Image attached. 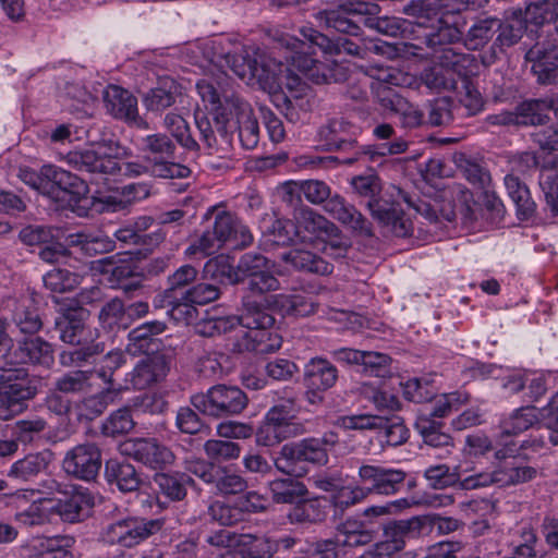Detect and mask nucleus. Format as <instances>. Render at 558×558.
I'll return each mask as SVG.
<instances>
[{
    "instance_id": "1",
    "label": "nucleus",
    "mask_w": 558,
    "mask_h": 558,
    "mask_svg": "<svg viewBox=\"0 0 558 558\" xmlns=\"http://www.w3.org/2000/svg\"><path fill=\"white\" fill-rule=\"evenodd\" d=\"M196 90L210 120L203 111H195V123L204 140L210 137L243 140L259 135V126L251 106L233 89L229 80L218 82V87L207 80L196 83Z\"/></svg>"
},
{
    "instance_id": "2",
    "label": "nucleus",
    "mask_w": 558,
    "mask_h": 558,
    "mask_svg": "<svg viewBox=\"0 0 558 558\" xmlns=\"http://www.w3.org/2000/svg\"><path fill=\"white\" fill-rule=\"evenodd\" d=\"M272 265L269 259L260 253L247 252L243 254L235 268L223 256L209 259L203 269L204 278L223 279L228 278L233 284L248 280L247 292L259 296L277 291L280 287L279 280L271 272Z\"/></svg>"
},
{
    "instance_id": "3",
    "label": "nucleus",
    "mask_w": 558,
    "mask_h": 558,
    "mask_svg": "<svg viewBox=\"0 0 558 558\" xmlns=\"http://www.w3.org/2000/svg\"><path fill=\"white\" fill-rule=\"evenodd\" d=\"M272 40L274 49L282 52L286 63L303 73L313 83L330 84L345 80L343 66L335 62L323 63L314 57L315 48L318 47L310 39H299L290 34L276 32Z\"/></svg>"
},
{
    "instance_id": "4",
    "label": "nucleus",
    "mask_w": 558,
    "mask_h": 558,
    "mask_svg": "<svg viewBox=\"0 0 558 558\" xmlns=\"http://www.w3.org/2000/svg\"><path fill=\"white\" fill-rule=\"evenodd\" d=\"M401 198L417 214L429 222H437L439 218L453 221L458 214L465 222L474 219L475 201L472 192L460 183H453L434 199L413 198L405 192L398 191Z\"/></svg>"
},
{
    "instance_id": "5",
    "label": "nucleus",
    "mask_w": 558,
    "mask_h": 558,
    "mask_svg": "<svg viewBox=\"0 0 558 558\" xmlns=\"http://www.w3.org/2000/svg\"><path fill=\"white\" fill-rule=\"evenodd\" d=\"M351 185L359 196L368 198L367 209L378 223L388 228L396 236L405 238L411 234L412 222L405 218L400 205L378 197L381 191L378 175L371 173L353 177Z\"/></svg>"
},
{
    "instance_id": "6",
    "label": "nucleus",
    "mask_w": 558,
    "mask_h": 558,
    "mask_svg": "<svg viewBox=\"0 0 558 558\" xmlns=\"http://www.w3.org/2000/svg\"><path fill=\"white\" fill-rule=\"evenodd\" d=\"M191 403L204 415L222 418L242 413L248 399L239 387L220 384L210 387L206 392L193 395Z\"/></svg>"
},
{
    "instance_id": "7",
    "label": "nucleus",
    "mask_w": 558,
    "mask_h": 558,
    "mask_svg": "<svg viewBox=\"0 0 558 558\" xmlns=\"http://www.w3.org/2000/svg\"><path fill=\"white\" fill-rule=\"evenodd\" d=\"M112 142H96L92 148L83 150H72L65 156L70 166L78 171L89 173L113 174L121 170L118 161V153L113 155Z\"/></svg>"
},
{
    "instance_id": "8",
    "label": "nucleus",
    "mask_w": 558,
    "mask_h": 558,
    "mask_svg": "<svg viewBox=\"0 0 558 558\" xmlns=\"http://www.w3.org/2000/svg\"><path fill=\"white\" fill-rule=\"evenodd\" d=\"M174 150L173 142H149L142 163H134L136 174L149 172L154 177L173 179L187 178L191 170L180 163L170 161Z\"/></svg>"
},
{
    "instance_id": "9",
    "label": "nucleus",
    "mask_w": 558,
    "mask_h": 558,
    "mask_svg": "<svg viewBox=\"0 0 558 558\" xmlns=\"http://www.w3.org/2000/svg\"><path fill=\"white\" fill-rule=\"evenodd\" d=\"M122 456L153 470L165 469L174 462V453L156 438H129L119 445Z\"/></svg>"
},
{
    "instance_id": "10",
    "label": "nucleus",
    "mask_w": 558,
    "mask_h": 558,
    "mask_svg": "<svg viewBox=\"0 0 558 558\" xmlns=\"http://www.w3.org/2000/svg\"><path fill=\"white\" fill-rule=\"evenodd\" d=\"M161 529L158 520L125 518L108 524L102 538L111 545L133 547Z\"/></svg>"
},
{
    "instance_id": "11",
    "label": "nucleus",
    "mask_w": 558,
    "mask_h": 558,
    "mask_svg": "<svg viewBox=\"0 0 558 558\" xmlns=\"http://www.w3.org/2000/svg\"><path fill=\"white\" fill-rule=\"evenodd\" d=\"M101 450L94 442H84L68 450L62 460V469L77 480L94 481L101 469Z\"/></svg>"
},
{
    "instance_id": "12",
    "label": "nucleus",
    "mask_w": 558,
    "mask_h": 558,
    "mask_svg": "<svg viewBox=\"0 0 558 558\" xmlns=\"http://www.w3.org/2000/svg\"><path fill=\"white\" fill-rule=\"evenodd\" d=\"M305 439L283 445L274 459L276 469L289 476L302 477L308 472V463L317 464L322 453Z\"/></svg>"
},
{
    "instance_id": "13",
    "label": "nucleus",
    "mask_w": 558,
    "mask_h": 558,
    "mask_svg": "<svg viewBox=\"0 0 558 558\" xmlns=\"http://www.w3.org/2000/svg\"><path fill=\"white\" fill-rule=\"evenodd\" d=\"M558 142H542L536 159L539 163V186L547 208L558 216Z\"/></svg>"
},
{
    "instance_id": "14",
    "label": "nucleus",
    "mask_w": 558,
    "mask_h": 558,
    "mask_svg": "<svg viewBox=\"0 0 558 558\" xmlns=\"http://www.w3.org/2000/svg\"><path fill=\"white\" fill-rule=\"evenodd\" d=\"M357 475L359 481L367 486L371 494L385 496L399 493L407 478V473L401 469L367 463L359 468Z\"/></svg>"
},
{
    "instance_id": "15",
    "label": "nucleus",
    "mask_w": 558,
    "mask_h": 558,
    "mask_svg": "<svg viewBox=\"0 0 558 558\" xmlns=\"http://www.w3.org/2000/svg\"><path fill=\"white\" fill-rule=\"evenodd\" d=\"M532 64V72L541 84L555 82L558 74V45L537 35V41L531 46L524 56Z\"/></svg>"
},
{
    "instance_id": "16",
    "label": "nucleus",
    "mask_w": 558,
    "mask_h": 558,
    "mask_svg": "<svg viewBox=\"0 0 558 558\" xmlns=\"http://www.w3.org/2000/svg\"><path fill=\"white\" fill-rule=\"evenodd\" d=\"M324 210L355 235L363 238L375 235L372 222L353 204L347 202L339 194H335L326 203Z\"/></svg>"
},
{
    "instance_id": "17",
    "label": "nucleus",
    "mask_w": 558,
    "mask_h": 558,
    "mask_svg": "<svg viewBox=\"0 0 558 558\" xmlns=\"http://www.w3.org/2000/svg\"><path fill=\"white\" fill-rule=\"evenodd\" d=\"M106 110L116 119L123 120L138 129H147V123L138 117L137 99L129 90L109 85L102 93Z\"/></svg>"
},
{
    "instance_id": "18",
    "label": "nucleus",
    "mask_w": 558,
    "mask_h": 558,
    "mask_svg": "<svg viewBox=\"0 0 558 558\" xmlns=\"http://www.w3.org/2000/svg\"><path fill=\"white\" fill-rule=\"evenodd\" d=\"M43 175L51 182V191H48L47 196L52 199H64L69 195V202H78L88 193V186L81 178L61 168L46 165L43 167Z\"/></svg>"
},
{
    "instance_id": "19",
    "label": "nucleus",
    "mask_w": 558,
    "mask_h": 558,
    "mask_svg": "<svg viewBox=\"0 0 558 558\" xmlns=\"http://www.w3.org/2000/svg\"><path fill=\"white\" fill-rule=\"evenodd\" d=\"M15 365H32L50 369L54 364L53 344L39 336L25 337L16 341Z\"/></svg>"
},
{
    "instance_id": "20",
    "label": "nucleus",
    "mask_w": 558,
    "mask_h": 558,
    "mask_svg": "<svg viewBox=\"0 0 558 558\" xmlns=\"http://www.w3.org/2000/svg\"><path fill=\"white\" fill-rule=\"evenodd\" d=\"M40 379L32 376L25 368L0 367V389L26 408V402L33 400L39 390Z\"/></svg>"
},
{
    "instance_id": "21",
    "label": "nucleus",
    "mask_w": 558,
    "mask_h": 558,
    "mask_svg": "<svg viewBox=\"0 0 558 558\" xmlns=\"http://www.w3.org/2000/svg\"><path fill=\"white\" fill-rule=\"evenodd\" d=\"M338 368L323 356L312 357L304 366L303 381L308 395L318 397L331 389L338 381Z\"/></svg>"
},
{
    "instance_id": "22",
    "label": "nucleus",
    "mask_w": 558,
    "mask_h": 558,
    "mask_svg": "<svg viewBox=\"0 0 558 558\" xmlns=\"http://www.w3.org/2000/svg\"><path fill=\"white\" fill-rule=\"evenodd\" d=\"M94 505L95 498L87 488L72 487L50 509L59 514L63 521L74 523L87 518Z\"/></svg>"
},
{
    "instance_id": "23",
    "label": "nucleus",
    "mask_w": 558,
    "mask_h": 558,
    "mask_svg": "<svg viewBox=\"0 0 558 558\" xmlns=\"http://www.w3.org/2000/svg\"><path fill=\"white\" fill-rule=\"evenodd\" d=\"M3 308L9 312L10 320L21 333L34 336L41 330L44 322L39 308L32 299H8L3 303Z\"/></svg>"
},
{
    "instance_id": "24",
    "label": "nucleus",
    "mask_w": 558,
    "mask_h": 558,
    "mask_svg": "<svg viewBox=\"0 0 558 558\" xmlns=\"http://www.w3.org/2000/svg\"><path fill=\"white\" fill-rule=\"evenodd\" d=\"M89 312L82 306L62 307L56 317L54 327L62 342L80 345L83 341Z\"/></svg>"
},
{
    "instance_id": "25",
    "label": "nucleus",
    "mask_w": 558,
    "mask_h": 558,
    "mask_svg": "<svg viewBox=\"0 0 558 558\" xmlns=\"http://www.w3.org/2000/svg\"><path fill=\"white\" fill-rule=\"evenodd\" d=\"M169 371L165 354L145 355L129 374V381L134 389H146L161 381Z\"/></svg>"
},
{
    "instance_id": "26",
    "label": "nucleus",
    "mask_w": 558,
    "mask_h": 558,
    "mask_svg": "<svg viewBox=\"0 0 558 558\" xmlns=\"http://www.w3.org/2000/svg\"><path fill=\"white\" fill-rule=\"evenodd\" d=\"M166 328L163 322L151 320L132 329L128 336L126 351L132 355L161 354V341L156 336L162 333Z\"/></svg>"
},
{
    "instance_id": "27",
    "label": "nucleus",
    "mask_w": 558,
    "mask_h": 558,
    "mask_svg": "<svg viewBox=\"0 0 558 558\" xmlns=\"http://www.w3.org/2000/svg\"><path fill=\"white\" fill-rule=\"evenodd\" d=\"M213 230L218 236V241H221L222 244L231 243L235 248H244L253 242L250 229L234 215L227 211L216 215Z\"/></svg>"
},
{
    "instance_id": "28",
    "label": "nucleus",
    "mask_w": 558,
    "mask_h": 558,
    "mask_svg": "<svg viewBox=\"0 0 558 558\" xmlns=\"http://www.w3.org/2000/svg\"><path fill=\"white\" fill-rule=\"evenodd\" d=\"M430 526L426 518L412 517L405 520H393L384 525L383 536L386 537L399 551L405 546L408 539L417 538Z\"/></svg>"
},
{
    "instance_id": "29",
    "label": "nucleus",
    "mask_w": 558,
    "mask_h": 558,
    "mask_svg": "<svg viewBox=\"0 0 558 558\" xmlns=\"http://www.w3.org/2000/svg\"><path fill=\"white\" fill-rule=\"evenodd\" d=\"M52 461L53 452L49 449L28 453L10 466L8 477L17 483L33 481L41 473L46 472Z\"/></svg>"
},
{
    "instance_id": "30",
    "label": "nucleus",
    "mask_w": 558,
    "mask_h": 558,
    "mask_svg": "<svg viewBox=\"0 0 558 558\" xmlns=\"http://www.w3.org/2000/svg\"><path fill=\"white\" fill-rule=\"evenodd\" d=\"M302 37L310 39L326 53L341 54L345 53L359 58H364L367 53L366 48L345 37L330 39L327 35L314 29L313 27H302L300 31Z\"/></svg>"
},
{
    "instance_id": "31",
    "label": "nucleus",
    "mask_w": 558,
    "mask_h": 558,
    "mask_svg": "<svg viewBox=\"0 0 558 558\" xmlns=\"http://www.w3.org/2000/svg\"><path fill=\"white\" fill-rule=\"evenodd\" d=\"M281 259L302 272L328 276L333 271L332 264L316 253L303 248H292L283 253Z\"/></svg>"
},
{
    "instance_id": "32",
    "label": "nucleus",
    "mask_w": 558,
    "mask_h": 558,
    "mask_svg": "<svg viewBox=\"0 0 558 558\" xmlns=\"http://www.w3.org/2000/svg\"><path fill=\"white\" fill-rule=\"evenodd\" d=\"M105 475L110 484H114L123 493L136 492L143 483L141 474L126 461L108 460Z\"/></svg>"
},
{
    "instance_id": "33",
    "label": "nucleus",
    "mask_w": 558,
    "mask_h": 558,
    "mask_svg": "<svg viewBox=\"0 0 558 558\" xmlns=\"http://www.w3.org/2000/svg\"><path fill=\"white\" fill-rule=\"evenodd\" d=\"M254 295L248 292L242 298L240 326L250 330H267L274 326L275 318L254 299Z\"/></svg>"
},
{
    "instance_id": "34",
    "label": "nucleus",
    "mask_w": 558,
    "mask_h": 558,
    "mask_svg": "<svg viewBox=\"0 0 558 558\" xmlns=\"http://www.w3.org/2000/svg\"><path fill=\"white\" fill-rule=\"evenodd\" d=\"M295 222L299 235L307 233L317 240H322L326 235L337 234L338 232V226L335 222L311 208L301 209L295 217Z\"/></svg>"
},
{
    "instance_id": "35",
    "label": "nucleus",
    "mask_w": 558,
    "mask_h": 558,
    "mask_svg": "<svg viewBox=\"0 0 558 558\" xmlns=\"http://www.w3.org/2000/svg\"><path fill=\"white\" fill-rule=\"evenodd\" d=\"M198 270L189 264H185L174 270L167 278V288L158 293L163 295L166 302L184 300L191 287L196 282Z\"/></svg>"
},
{
    "instance_id": "36",
    "label": "nucleus",
    "mask_w": 558,
    "mask_h": 558,
    "mask_svg": "<svg viewBox=\"0 0 558 558\" xmlns=\"http://www.w3.org/2000/svg\"><path fill=\"white\" fill-rule=\"evenodd\" d=\"M327 499H301L289 511L288 520L292 524H319L327 518Z\"/></svg>"
},
{
    "instance_id": "37",
    "label": "nucleus",
    "mask_w": 558,
    "mask_h": 558,
    "mask_svg": "<svg viewBox=\"0 0 558 558\" xmlns=\"http://www.w3.org/2000/svg\"><path fill=\"white\" fill-rule=\"evenodd\" d=\"M441 424L423 415L416 422V429L423 437L424 442L433 448L440 449V457L451 454L454 449L453 438L441 432Z\"/></svg>"
},
{
    "instance_id": "38",
    "label": "nucleus",
    "mask_w": 558,
    "mask_h": 558,
    "mask_svg": "<svg viewBox=\"0 0 558 558\" xmlns=\"http://www.w3.org/2000/svg\"><path fill=\"white\" fill-rule=\"evenodd\" d=\"M437 60L445 72L450 71L457 74L461 81L472 76L477 69L473 54L459 52L453 48H442L441 53L437 56Z\"/></svg>"
},
{
    "instance_id": "39",
    "label": "nucleus",
    "mask_w": 558,
    "mask_h": 558,
    "mask_svg": "<svg viewBox=\"0 0 558 558\" xmlns=\"http://www.w3.org/2000/svg\"><path fill=\"white\" fill-rule=\"evenodd\" d=\"M93 269L100 274H110V281L118 284L128 279L140 280L143 277V271L134 262L116 260L114 256L104 257L94 262Z\"/></svg>"
},
{
    "instance_id": "40",
    "label": "nucleus",
    "mask_w": 558,
    "mask_h": 558,
    "mask_svg": "<svg viewBox=\"0 0 558 558\" xmlns=\"http://www.w3.org/2000/svg\"><path fill=\"white\" fill-rule=\"evenodd\" d=\"M23 558H66L61 541L56 537L37 536L27 541L20 548Z\"/></svg>"
},
{
    "instance_id": "41",
    "label": "nucleus",
    "mask_w": 558,
    "mask_h": 558,
    "mask_svg": "<svg viewBox=\"0 0 558 558\" xmlns=\"http://www.w3.org/2000/svg\"><path fill=\"white\" fill-rule=\"evenodd\" d=\"M68 242L72 246H78L81 251L89 256L106 254L116 248V241L104 233L78 232L69 234Z\"/></svg>"
},
{
    "instance_id": "42",
    "label": "nucleus",
    "mask_w": 558,
    "mask_h": 558,
    "mask_svg": "<svg viewBox=\"0 0 558 558\" xmlns=\"http://www.w3.org/2000/svg\"><path fill=\"white\" fill-rule=\"evenodd\" d=\"M154 483L158 492L173 501H180L186 496V486L193 485L194 480L186 473H157Z\"/></svg>"
},
{
    "instance_id": "43",
    "label": "nucleus",
    "mask_w": 558,
    "mask_h": 558,
    "mask_svg": "<svg viewBox=\"0 0 558 558\" xmlns=\"http://www.w3.org/2000/svg\"><path fill=\"white\" fill-rule=\"evenodd\" d=\"M100 327L107 331L125 330L130 326L124 303L119 298L106 302L98 314Z\"/></svg>"
},
{
    "instance_id": "44",
    "label": "nucleus",
    "mask_w": 558,
    "mask_h": 558,
    "mask_svg": "<svg viewBox=\"0 0 558 558\" xmlns=\"http://www.w3.org/2000/svg\"><path fill=\"white\" fill-rule=\"evenodd\" d=\"M117 395V389L107 388L99 393L84 397L75 403L78 417L87 421L95 420L105 412L107 407L113 401V398Z\"/></svg>"
},
{
    "instance_id": "45",
    "label": "nucleus",
    "mask_w": 558,
    "mask_h": 558,
    "mask_svg": "<svg viewBox=\"0 0 558 558\" xmlns=\"http://www.w3.org/2000/svg\"><path fill=\"white\" fill-rule=\"evenodd\" d=\"M94 371H70L58 377L53 385L60 392L69 395H86L93 389Z\"/></svg>"
},
{
    "instance_id": "46",
    "label": "nucleus",
    "mask_w": 558,
    "mask_h": 558,
    "mask_svg": "<svg viewBox=\"0 0 558 558\" xmlns=\"http://www.w3.org/2000/svg\"><path fill=\"white\" fill-rule=\"evenodd\" d=\"M499 26L500 20L496 17L476 20L463 37L465 47L469 50L483 48L494 37Z\"/></svg>"
},
{
    "instance_id": "47",
    "label": "nucleus",
    "mask_w": 558,
    "mask_h": 558,
    "mask_svg": "<svg viewBox=\"0 0 558 558\" xmlns=\"http://www.w3.org/2000/svg\"><path fill=\"white\" fill-rule=\"evenodd\" d=\"M271 498L277 504H296L308 490L303 482L288 478H276L269 483Z\"/></svg>"
},
{
    "instance_id": "48",
    "label": "nucleus",
    "mask_w": 558,
    "mask_h": 558,
    "mask_svg": "<svg viewBox=\"0 0 558 558\" xmlns=\"http://www.w3.org/2000/svg\"><path fill=\"white\" fill-rule=\"evenodd\" d=\"M505 185L509 196L515 204L518 216L521 219L530 218L535 213L536 204L531 198L527 186L518 177L512 174L506 175Z\"/></svg>"
},
{
    "instance_id": "49",
    "label": "nucleus",
    "mask_w": 558,
    "mask_h": 558,
    "mask_svg": "<svg viewBox=\"0 0 558 558\" xmlns=\"http://www.w3.org/2000/svg\"><path fill=\"white\" fill-rule=\"evenodd\" d=\"M445 9L444 0H410L402 7V14L415 20L420 25L438 20Z\"/></svg>"
},
{
    "instance_id": "50",
    "label": "nucleus",
    "mask_w": 558,
    "mask_h": 558,
    "mask_svg": "<svg viewBox=\"0 0 558 558\" xmlns=\"http://www.w3.org/2000/svg\"><path fill=\"white\" fill-rule=\"evenodd\" d=\"M350 15L344 11V4H340L337 9L317 12L316 20L320 25L333 28L339 33L357 35L360 27L355 21L349 17Z\"/></svg>"
},
{
    "instance_id": "51",
    "label": "nucleus",
    "mask_w": 558,
    "mask_h": 558,
    "mask_svg": "<svg viewBox=\"0 0 558 558\" xmlns=\"http://www.w3.org/2000/svg\"><path fill=\"white\" fill-rule=\"evenodd\" d=\"M48 428V422L40 416L19 420L11 428L12 437L16 438L19 444L32 445L43 438Z\"/></svg>"
},
{
    "instance_id": "52",
    "label": "nucleus",
    "mask_w": 558,
    "mask_h": 558,
    "mask_svg": "<svg viewBox=\"0 0 558 558\" xmlns=\"http://www.w3.org/2000/svg\"><path fill=\"white\" fill-rule=\"evenodd\" d=\"M439 21V27L426 33L423 36V43L427 48L440 54L442 48H451L452 44L460 41L463 38V33L456 25L442 23L440 19Z\"/></svg>"
},
{
    "instance_id": "53",
    "label": "nucleus",
    "mask_w": 558,
    "mask_h": 558,
    "mask_svg": "<svg viewBox=\"0 0 558 558\" xmlns=\"http://www.w3.org/2000/svg\"><path fill=\"white\" fill-rule=\"evenodd\" d=\"M238 544L242 546L243 558H271L278 549V543L266 536L243 534Z\"/></svg>"
},
{
    "instance_id": "54",
    "label": "nucleus",
    "mask_w": 558,
    "mask_h": 558,
    "mask_svg": "<svg viewBox=\"0 0 558 558\" xmlns=\"http://www.w3.org/2000/svg\"><path fill=\"white\" fill-rule=\"evenodd\" d=\"M526 31L527 22L525 21L522 11L513 12L512 16L505 23L500 21V26L497 31L498 36L495 44L500 48L511 47L522 38Z\"/></svg>"
},
{
    "instance_id": "55",
    "label": "nucleus",
    "mask_w": 558,
    "mask_h": 558,
    "mask_svg": "<svg viewBox=\"0 0 558 558\" xmlns=\"http://www.w3.org/2000/svg\"><path fill=\"white\" fill-rule=\"evenodd\" d=\"M210 485L216 494L223 496L241 494L247 488V482L243 476L220 465H218Z\"/></svg>"
},
{
    "instance_id": "56",
    "label": "nucleus",
    "mask_w": 558,
    "mask_h": 558,
    "mask_svg": "<svg viewBox=\"0 0 558 558\" xmlns=\"http://www.w3.org/2000/svg\"><path fill=\"white\" fill-rule=\"evenodd\" d=\"M527 24L536 27L558 20V0H539L531 2L522 11Z\"/></svg>"
},
{
    "instance_id": "57",
    "label": "nucleus",
    "mask_w": 558,
    "mask_h": 558,
    "mask_svg": "<svg viewBox=\"0 0 558 558\" xmlns=\"http://www.w3.org/2000/svg\"><path fill=\"white\" fill-rule=\"evenodd\" d=\"M81 276L68 269L53 268L43 278L46 289L53 293H64L74 290L81 283Z\"/></svg>"
},
{
    "instance_id": "58",
    "label": "nucleus",
    "mask_w": 558,
    "mask_h": 558,
    "mask_svg": "<svg viewBox=\"0 0 558 558\" xmlns=\"http://www.w3.org/2000/svg\"><path fill=\"white\" fill-rule=\"evenodd\" d=\"M536 422V409L534 407H523L501 422V430L502 434L508 436L518 435L532 427Z\"/></svg>"
},
{
    "instance_id": "59",
    "label": "nucleus",
    "mask_w": 558,
    "mask_h": 558,
    "mask_svg": "<svg viewBox=\"0 0 558 558\" xmlns=\"http://www.w3.org/2000/svg\"><path fill=\"white\" fill-rule=\"evenodd\" d=\"M425 478L435 489H442L450 486H459V468L451 469L447 464H437L427 468L424 472Z\"/></svg>"
},
{
    "instance_id": "60",
    "label": "nucleus",
    "mask_w": 558,
    "mask_h": 558,
    "mask_svg": "<svg viewBox=\"0 0 558 558\" xmlns=\"http://www.w3.org/2000/svg\"><path fill=\"white\" fill-rule=\"evenodd\" d=\"M381 428L385 442L391 447H398L407 442L409 439V429L407 428L403 418L398 415L386 416L383 415Z\"/></svg>"
},
{
    "instance_id": "61",
    "label": "nucleus",
    "mask_w": 558,
    "mask_h": 558,
    "mask_svg": "<svg viewBox=\"0 0 558 558\" xmlns=\"http://www.w3.org/2000/svg\"><path fill=\"white\" fill-rule=\"evenodd\" d=\"M204 451L213 461L227 462L240 457L241 447L231 440L209 439L204 445Z\"/></svg>"
},
{
    "instance_id": "62",
    "label": "nucleus",
    "mask_w": 558,
    "mask_h": 558,
    "mask_svg": "<svg viewBox=\"0 0 558 558\" xmlns=\"http://www.w3.org/2000/svg\"><path fill=\"white\" fill-rule=\"evenodd\" d=\"M213 282L208 281H198L194 282L191 287L184 300H187L193 305H205L210 302L216 301L220 296V288L218 282L222 281V279L215 280L211 279Z\"/></svg>"
},
{
    "instance_id": "63",
    "label": "nucleus",
    "mask_w": 558,
    "mask_h": 558,
    "mask_svg": "<svg viewBox=\"0 0 558 558\" xmlns=\"http://www.w3.org/2000/svg\"><path fill=\"white\" fill-rule=\"evenodd\" d=\"M135 423L133 421L131 410L122 408L109 415L102 424V433L107 436H116L131 432Z\"/></svg>"
},
{
    "instance_id": "64",
    "label": "nucleus",
    "mask_w": 558,
    "mask_h": 558,
    "mask_svg": "<svg viewBox=\"0 0 558 558\" xmlns=\"http://www.w3.org/2000/svg\"><path fill=\"white\" fill-rule=\"evenodd\" d=\"M175 425L180 432L189 435H197L209 432V427L203 422L199 415L189 407L178 410Z\"/></svg>"
}]
</instances>
